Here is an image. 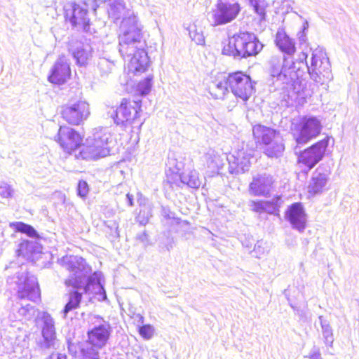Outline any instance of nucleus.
Returning a JSON list of instances; mask_svg holds the SVG:
<instances>
[{
	"mask_svg": "<svg viewBox=\"0 0 359 359\" xmlns=\"http://www.w3.org/2000/svg\"><path fill=\"white\" fill-rule=\"evenodd\" d=\"M121 33L118 36V51L126 61H128L130 71L140 74L149 66L147 53L144 49L142 39V25L135 15H129L122 20Z\"/></svg>",
	"mask_w": 359,
	"mask_h": 359,
	"instance_id": "obj_1",
	"label": "nucleus"
},
{
	"mask_svg": "<svg viewBox=\"0 0 359 359\" xmlns=\"http://www.w3.org/2000/svg\"><path fill=\"white\" fill-rule=\"evenodd\" d=\"M269 69L271 77L269 91L279 102L278 104L287 106L293 96V77L289 69L290 61L284 55H273L269 62Z\"/></svg>",
	"mask_w": 359,
	"mask_h": 359,
	"instance_id": "obj_2",
	"label": "nucleus"
},
{
	"mask_svg": "<svg viewBox=\"0 0 359 359\" xmlns=\"http://www.w3.org/2000/svg\"><path fill=\"white\" fill-rule=\"evenodd\" d=\"M60 263L71 273L69 278L65 280L67 286L82 290L84 293L90 292L91 287L95 285H97L100 290H103L97 272L92 276H88L90 269L81 257L65 256L61 259Z\"/></svg>",
	"mask_w": 359,
	"mask_h": 359,
	"instance_id": "obj_3",
	"label": "nucleus"
},
{
	"mask_svg": "<svg viewBox=\"0 0 359 359\" xmlns=\"http://www.w3.org/2000/svg\"><path fill=\"white\" fill-rule=\"evenodd\" d=\"M36 325L40 330V334L36 338V349L42 353L48 354L46 359H67L65 354L53 352L59 347L60 340L57 337L55 322L48 312L39 313L36 318Z\"/></svg>",
	"mask_w": 359,
	"mask_h": 359,
	"instance_id": "obj_4",
	"label": "nucleus"
},
{
	"mask_svg": "<svg viewBox=\"0 0 359 359\" xmlns=\"http://www.w3.org/2000/svg\"><path fill=\"white\" fill-rule=\"evenodd\" d=\"M263 48L257 36L248 31H241L229 38V43L224 46L222 53L236 60L256 56Z\"/></svg>",
	"mask_w": 359,
	"mask_h": 359,
	"instance_id": "obj_5",
	"label": "nucleus"
},
{
	"mask_svg": "<svg viewBox=\"0 0 359 359\" xmlns=\"http://www.w3.org/2000/svg\"><path fill=\"white\" fill-rule=\"evenodd\" d=\"M7 283L11 289L17 291L20 299H27L35 302L39 298L40 292L37 278L25 269L21 273L9 277Z\"/></svg>",
	"mask_w": 359,
	"mask_h": 359,
	"instance_id": "obj_6",
	"label": "nucleus"
},
{
	"mask_svg": "<svg viewBox=\"0 0 359 359\" xmlns=\"http://www.w3.org/2000/svg\"><path fill=\"white\" fill-rule=\"evenodd\" d=\"M140 108L141 100L123 98L119 107L113 109L111 116L117 125L140 128L143 124L140 119Z\"/></svg>",
	"mask_w": 359,
	"mask_h": 359,
	"instance_id": "obj_7",
	"label": "nucleus"
},
{
	"mask_svg": "<svg viewBox=\"0 0 359 359\" xmlns=\"http://www.w3.org/2000/svg\"><path fill=\"white\" fill-rule=\"evenodd\" d=\"M257 142L266 145L264 153L270 158H278L285 149L279 133L274 129L262 125H256L252 129Z\"/></svg>",
	"mask_w": 359,
	"mask_h": 359,
	"instance_id": "obj_8",
	"label": "nucleus"
},
{
	"mask_svg": "<svg viewBox=\"0 0 359 359\" xmlns=\"http://www.w3.org/2000/svg\"><path fill=\"white\" fill-rule=\"evenodd\" d=\"M109 136V134L102 130L95 132L82 146L79 151L81 158L85 160H97L107 156L110 152L108 146Z\"/></svg>",
	"mask_w": 359,
	"mask_h": 359,
	"instance_id": "obj_9",
	"label": "nucleus"
},
{
	"mask_svg": "<svg viewBox=\"0 0 359 359\" xmlns=\"http://www.w3.org/2000/svg\"><path fill=\"white\" fill-rule=\"evenodd\" d=\"M307 71L311 79L316 83L323 84L332 79L330 62L323 48H317L312 50Z\"/></svg>",
	"mask_w": 359,
	"mask_h": 359,
	"instance_id": "obj_10",
	"label": "nucleus"
},
{
	"mask_svg": "<svg viewBox=\"0 0 359 359\" xmlns=\"http://www.w3.org/2000/svg\"><path fill=\"white\" fill-rule=\"evenodd\" d=\"M321 130V122L318 118L304 116L300 118L298 123L294 124L293 135L297 145L305 144L316 137Z\"/></svg>",
	"mask_w": 359,
	"mask_h": 359,
	"instance_id": "obj_11",
	"label": "nucleus"
},
{
	"mask_svg": "<svg viewBox=\"0 0 359 359\" xmlns=\"http://www.w3.org/2000/svg\"><path fill=\"white\" fill-rule=\"evenodd\" d=\"M229 88L231 92L237 98L246 102L255 93V82L250 76L242 72H236L229 74Z\"/></svg>",
	"mask_w": 359,
	"mask_h": 359,
	"instance_id": "obj_12",
	"label": "nucleus"
},
{
	"mask_svg": "<svg viewBox=\"0 0 359 359\" xmlns=\"http://www.w3.org/2000/svg\"><path fill=\"white\" fill-rule=\"evenodd\" d=\"M241 11L240 4L219 0L212 10L210 22L212 26H219L231 22L236 18Z\"/></svg>",
	"mask_w": 359,
	"mask_h": 359,
	"instance_id": "obj_13",
	"label": "nucleus"
},
{
	"mask_svg": "<svg viewBox=\"0 0 359 359\" xmlns=\"http://www.w3.org/2000/svg\"><path fill=\"white\" fill-rule=\"evenodd\" d=\"M93 327L88 330V339L86 341L102 348L110 337L111 327L108 321L98 315L93 316Z\"/></svg>",
	"mask_w": 359,
	"mask_h": 359,
	"instance_id": "obj_14",
	"label": "nucleus"
},
{
	"mask_svg": "<svg viewBox=\"0 0 359 359\" xmlns=\"http://www.w3.org/2000/svg\"><path fill=\"white\" fill-rule=\"evenodd\" d=\"M61 114L68 123L79 126L89 116V104L83 100L69 102L62 107Z\"/></svg>",
	"mask_w": 359,
	"mask_h": 359,
	"instance_id": "obj_15",
	"label": "nucleus"
},
{
	"mask_svg": "<svg viewBox=\"0 0 359 359\" xmlns=\"http://www.w3.org/2000/svg\"><path fill=\"white\" fill-rule=\"evenodd\" d=\"M327 146V139H323L316 142L300 152L298 156V161L306 165L309 170H311L322 160Z\"/></svg>",
	"mask_w": 359,
	"mask_h": 359,
	"instance_id": "obj_16",
	"label": "nucleus"
},
{
	"mask_svg": "<svg viewBox=\"0 0 359 359\" xmlns=\"http://www.w3.org/2000/svg\"><path fill=\"white\" fill-rule=\"evenodd\" d=\"M65 18L73 27L80 26L84 29L89 25L86 5L82 6L75 2H68L64 6Z\"/></svg>",
	"mask_w": 359,
	"mask_h": 359,
	"instance_id": "obj_17",
	"label": "nucleus"
},
{
	"mask_svg": "<svg viewBox=\"0 0 359 359\" xmlns=\"http://www.w3.org/2000/svg\"><path fill=\"white\" fill-rule=\"evenodd\" d=\"M55 140L65 151L72 154L81 147L82 137L74 129L67 126H60Z\"/></svg>",
	"mask_w": 359,
	"mask_h": 359,
	"instance_id": "obj_18",
	"label": "nucleus"
},
{
	"mask_svg": "<svg viewBox=\"0 0 359 359\" xmlns=\"http://www.w3.org/2000/svg\"><path fill=\"white\" fill-rule=\"evenodd\" d=\"M308 54L303 51L299 54L298 58L296 61H290L289 69L292 73L293 77V93L299 95L301 91L303 90V86L300 77L302 76L304 69H307V66H309L307 62Z\"/></svg>",
	"mask_w": 359,
	"mask_h": 359,
	"instance_id": "obj_19",
	"label": "nucleus"
},
{
	"mask_svg": "<svg viewBox=\"0 0 359 359\" xmlns=\"http://www.w3.org/2000/svg\"><path fill=\"white\" fill-rule=\"evenodd\" d=\"M252 157V151L248 152L242 148L235 152L229 158V172L238 175L248 171L250 167V158Z\"/></svg>",
	"mask_w": 359,
	"mask_h": 359,
	"instance_id": "obj_20",
	"label": "nucleus"
},
{
	"mask_svg": "<svg viewBox=\"0 0 359 359\" xmlns=\"http://www.w3.org/2000/svg\"><path fill=\"white\" fill-rule=\"evenodd\" d=\"M273 183L272 176L266 174L258 175L253 177L249 185V193L255 196H267Z\"/></svg>",
	"mask_w": 359,
	"mask_h": 359,
	"instance_id": "obj_21",
	"label": "nucleus"
},
{
	"mask_svg": "<svg viewBox=\"0 0 359 359\" xmlns=\"http://www.w3.org/2000/svg\"><path fill=\"white\" fill-rule=\"evenodd\" d=\"M285 217L293 229L299 232L304 231L306 228V215L300 203L292 204L285 212Z\"/></svg>",
	"mask_w": 359,
	"mask_h": 359,
	"instance_id": "obj_22",
	"label": "nucleus"
},
{
	"mask_svg": "<svg viewBox=\"0 0 359 359\" xmlns=\"http://www.w3.org/2000/svg\"><path fill=\"white\" fill-rule=\"evenodd\" d=\"M71 75V69L69 63L65 57H60L52 68L48 80L56 84H63Z\"/></svg>",
	"mask_w": 359,
	"mask_h": 359,
	"instance_id": "obj_23",
	"label": "nucleus"
},
{
	"mask_svg": "<svg viewBox=\"0 0 359 359\" xmlns=\"http://www.w3.org/2000/svg\"><path fill=\"white\" fill-rule=\"evenodd\" d=\"M98 2H108L107 12L109 16L114 20L128 18L129 15H134L133 11L127 10L123 0H98Z\"/></svg>",
	"mask_w": 359,
	"mask_h": 359,
	"instance_id": "obj_24",
	"label": "nucleus"
},
{
	"mask_svg": "<svg viewBox=\"0 0 359 359\" xmlns=\"http://www.w3.org/2000/svg\"><path fill=\"white\" fill-rule=\"evenodd\" d=\"M229 74H219L210 86V93L216 99H224L229 93Z\"/></svg>",
	"mask_w": 359,
	"mask_h": 359,
	"instance_id": "obj_25",
	"label": "nucleus"
},
{
	"mask_svg": "<svg viewBox=\"0 0 359 359\" xmlns=\"http://www.w3.org/2000/svg\"><path fill=\"white\" fill-rule=\"evenodd\" d=\"M328 176L329 175L327 172H321L320 169L318 168L313 173L308 186L309 193L316 195L323 192L327 184Z\"/></svg>",
	"mask_w": 359,
	"mask_h": 359,
	"instance_id": "obj_26",
	"label": "nucleus"
},
{
	"mask_svg": "<svg viewBox=\"0 0 359 359\" xmlns=\"http://www.w3.org/2000/svg\"><path fill=\"white\" fill-rule=\"evenodd\" d=\"M275 43L281 52L292 55L296 51L295 42L283 29H278L275 39Z\"/></svg>",
	"mask_w": 359,
	"mask_h": 359,
	"instance_id": "obj_27",
	"label": "nucleus"
},
{
	"mask_svg": "<svg viewBox=\"0 0 359 359\" xmlns=\"http://www.w3.org/2000/svg\"><path fill=\"white\" fill-rule=\"evenodd\" d=\"M42 245L36 241H22L18 245L17 253L18 256H22L27 259L32 255L41 253Z\"/></svg>",
	"mask_w": 359,
	"mask_h": 359,
	"instance_id": "obj_28",
	"label": "nucleus"
},
{
	"mask_svg": "<svg viewBox=\"0 0 359 359\" xmlns=\"http://www.w3.org/2000/svg\"><path fill=\"white\" fill-rule=\"evenodd\" d=\"M78 358L79 359H100V351L102 349L86 341L79 344Z\"/></svg>",
	"mask_w": 359,
	"mask_h": 359,
	"instance_id": "obj_29",
	"label": "nucleus"
},
{
	"mask_svg": "<svg viewBox=\"0 0 359 359\" xmlns=\"http://www.w3.org/2000/svg\"><path fill=\"white\" fill-rule=\"evenodd\" d=\"M72 55L76 64L79 66H84L88 63L90 57V51L88 47H84L83 45H79L72 50Z\"/></svg>",
	"mask_w": 359,
	"mask_h": 359,
	"instance_id": "obj_30",
	"label": "nucleus"
},
{
	"mask_svg": "<svg viewBox=\"0 0 359 359\" xmlns=\"http://www.w3.org/2000/svg\"><path fill=\"white\" fill-rule=\"evenodd\" d=\"M82 298V293L79 292L78 290H74L69 293V298L68 302L65 306L63 309L64 316L65 317L67 313L77 309L81 303Z\"/></svg>",
	"mask_w": 359,
	"mask_h": 359,
	"instance_id": "obj_31",
	"label": "nucleus"
},
{
	"mask_svg": "<svg viewBox=\"0 0 359 359\" xmlns=\"http://www.w3.org/2000/svg\"><path fill=\"white\" fill-rule=\"evenodd\" d=\"M181 182L193 189H198L201 182L198 177V173L196 170H191L188 173H183L180 176Z\"/></svg>",
	"mask_w": 359,
	"mask_h": 359,
	"instance_id": "obj_32",
	"label": "nucleus"
},
{
	"mask_svg": "<svg viewBox=\"0 0 359 359\" xmlns=\"http://www.w3.org/2000/svg\"><path fill=\"white\" fill-rule=\"evenodd\" d=\"M249 4L253 8L255 13L259 16L261 22L264 21L266 17V8L268 3L266 0H248Z\"/></svg>",
	"mask_w": 359,
	"mask_h": 359,
	"instance_id": "obj_33",
	"label": "nucleus"
},
{
	"mask_svg": "<svg viewBox=\"0 0 359 359\" xmlns=\"http://www.w3.org/2000/svg\"><path fill=\"white\" fill-rule=\"evenodd\" d=\"M11 226H13L16 231L25 233L30 238H39L38 232L29 224L22 222H17L11 224Z\"/></svg>",
	"mask_w": 359,
	"mask_h": 359,
	"instance_id": "obj_34",
	"label": "nucleus"
},
{
	"mask_svg": "<svg viewBox=\"0 0 359 359\" xmlns=\"http://www.w3.org/2000/svg\"><path fill=\"white\" fill-rule=\"evenodd\" d=\"M318 319L321 325L322 334L325 339V344L326 345L331 346L334 341L332 329L328 321L324 319L322 316H320Z\"/></svg>",
	"mask_w": 359,
	"mask_h": 359,
	"instance_id": "obj_35",
	"label": "nucleus"
},
{
	"mask_svg": "<svg viewBox=\"0 0 359 359\" xmlns=\"http://www.w3.org/2000/svg\"><path fill=\"white\" fill-rule=\"evenodd\" d=\"M264 212L270 215H277L282 204L281 197L277 196L271 201H264Z\"/></svg>",
	"mask_w": 359,
	"mask_h": 359,
	"instance_id": "obj_36",
	"label": "nucleus"
},
{
	"mask_svg": "<svg viewBox=\"0 0 359 359\" xmlns=\"http://www.w3.org/2000/svg\"><path fill=\"white\" fill-rule=\"evenodd\" d=\"M97 69L101 76H108L112 71L114 64L109 58L100 57L97 62Z\"/></svg>",
	"mask_w": 359,
	"mask_h": 359,
	"instance_id": "obj_37",
	"label": "nucleus"
},
{
	"mask_svg": "<svg viewBox=\"0 0 359 359\" xmlns=\"http://www.w3.org/2000/svg\"><path fill=\"white\" fill-rule=\"evenodd\" d=\"M140 209L137 217V221L142 225L148 223L150 217L152 216L151 208L150 205H140Z\"/></svg>",
	"mask_w": 359,
	"mask_h": 359,
	"instance_id": "obj_38",
	"label": "nucleus"
},
{
	"mask_svg": "<svg viewBox=\"0 0 359 359\" xmlns=\"http://www.w3.org/2000/svg\"><path fill=\"white\" fill-rule=\"evenodd\" d=\"M207 166L212 170V172L218 171L222 165L219 156L212 153H208L205 155Z\"/></svg>",
	"mask_w": 359,
	"mask_h": 359,
	"instance_id": "obj_39",
	"label": "nucleus"
},
{
	"mask_svg": "<svg viewBox=\"0 0 359 359\" xmlns=\"http://www.w3.org/2000/svg\"><path fill=\"white\" fill-rule=\"evenodd\" d=\"M153 76L149 75L144 80L140 81L137 86V91L140 95H147L152 86Z\"/></svg>",
	"mask_w": 359,
	"mask_h": 359,
	"instance_id": "obj_40",
	"label": "nucleus"
},
{
	"mask_svg": "<svg viewBox=\"0 0 359 359\" xmlns=\"http://www.w3.org/2000/svg\"><path fill=\"white\" fill-rule=\"evenodd\" d=\"M189 34L190 38L197 44H203L205 42V39L203 34L200 32H197V30L195 29V26L189 27Z\"/></svg>",
	"mask_w": 359,
	"mask_h": 359,
	"instance_id": "obj_41",
	"label": "nucleus"
},
{
	"mask_svg": "<svg viewBox=\"0 0 359 359\" xmlns=\"http://www.w3.org/2000/svg\"><path fill=\"white\" fill-rule=\"evenodd\" d=\"M13 190L12 187L4 181H0V197L2 198H10L13 196Z\"/></svg>",
	"mask_w": 359,
	"mask_h": 359,
	"instance_id": "obj_42",
	"label": "nucleus"
},
{
	"mask_svg": "<svg viewBox=\"0 0 359 359\" xmlns=\"http://www.w3.org/2000/svg\"><path fill=\"white\" fill-rule=\"evenodd\" d=\"M154 329L149 324L139 327V333L144 339H150L154 334Z\"/></svg>",
	"mask_w": 359,
	"mask_h": 359,
	"instance_id": "obj_43",
	"label": "nucleus"
},
{
	"mask_svg": "<svg viewBox=\"0 0 359 359\" xmlns=\"http://www.w3.org/2000/svg\"><path fill=\"white\" fill-rule=\"evenodd\" d=\"M264 245L265 243H264L262 241H257V243L255 245L253 251L257 257L260 258L268 252L267 249L264 246Z\"/></svg>",
	"mask_w": 359,
	"mask_h": 359,
	"instance_id": "obj_44",
	"label": "nucleus"
},
{
	"mask_svg": "<svg viewBox=\"0 0 359 359\" xmlns=\"http://www.w3.org/2000/svg\"><path fill=\"white\" fill-rule=\"evenodd\" d=\"M264 201H250L249 205L252 211L261 214L264 212Z\"/></svg>",
	"mask_w": 359,
	"mask_h": 359,
	"instance_id": "obj_45",
	"label": "nucleus"
},
{
	"mask_svg": "<svg viewBox=\"0 0 359 359\" xmlns=\"http://www.w3.org/2000/svg\"><path fill=\"white\" fill-rule=\"evenodd\" d=\"M78 195L81 198H85L88 193V185L86 182L81 180L78 183Z\"/></svg>",
	"mask_w": 359,
	"mask_h": 359,
	"instance_id": "obj_46",
	"label": "nucleus"
},
{
	"mask_svg": "<svg viewBox=\"0 0 359 359\" xmlns=\"http://www.w3.org/2000/svg\"><path fill=\"white\" fill-rule=\"evenodd\" d=\"M161 215L166 219L179 220L178 218L175 217V213L168 207H162Z\"/></svg>",
	"mask_w": 359,
	"mask_h": 359,
	"instance_id": "obj_47",
	"label": "nucleus"
},
{
	"mask_svg": "<svg viewBox=\"0 0 359 359\" xmlns=\"http://www.w3.org/2000/svg\"><path fill=\"white\" fill-rule=\"evenodd\" d=\"M136 238L144 245H147L149 243V236L145 231L138 233L136 236Z\"/></svg>",
	"mask_w": 359,
	"mask_h": 359,
	"instance_id": "obj_48",
	"label": "nucleus"
},
{
	"mask_svg": "<svg viewBox=\"0 0 359 359\" xmlns=\"http://www.w3.org/2000/svg\"><path fill=\"white\" fill-rule=\"evenodd\" d=\"M309 28V23L307 21H305L303 26H302V31L299 33V40L300 41H304L306 35L304 34L305 30H306Z\"/></svg>",
	"mask_w": 359,
	"mask_h": 359,
	"instance_id": "obj_49",
	"label": "nucleus"
},
{
	"mask_svg": "<svg viewBox=\"0 0 359 359\" xmlns=\"http://www.w3.org/2000/svg\"><path fill=\"white\" fill-rule=\"evenodd\" d=\"M34 307L29 304H27L25 306H22L19 309V313L20 315L26 316L27 312H29L31 310H33Z\"/></svg>",
	"mask_w": 359,
	"mask_h": 359,
	"instance_id": "obj_50",
	"label": "nucleus"
},
{
	"mask_svg": "<svg viewBox=\"0 0 359 359\" xmlns=\"http://www.w3.org/2000/svg\"><path fill=\"white\" fill-rule=\"evenodd\" d=\"M67 348L69 353L72 355H76L77 353V346L74 344L68 341Z\"/></svg>",
	"mask_w": 359,
	"mask_h": 359,
	"instance_id": "obj_51",
	"label": "nucleus"
},
{
	"mask_svg": "<svg viewBox=\"0 0 359 359\" xmlns=\"http://www.w3.org/2000/svg\"><path fill=\"white\" fill-rule=\"evenodd\" d=\"M310 359H322L320 353L318 351H314L312 353L309 355Z\"/></svg>",
	"mask_w": 359,
	"mask_h": 359,
	"instance_id": "obj_52",
	"label": "nucleus"
},
{
	"mask_svg": "<svg viewBox=\"0 0 359 359\" xmlns=\"http://www.w3.org/2000/svg\"><path fill=\"white\" fill-rule=\"evenodd\" d=\"M126 201H127V203L128 204L129 206H133V195H131L130 194H127Z\"/></svg>",
	"mask_w": 359,
	"mask_h": 359,
	"instance_id": "obj_53",
	"label": "nucleus"
},
{
	"mask_svg": "<svg viewBox=\"0 0 359 359\" xmlns=\"http://www.w3.org/2000/svg\"><path fill=\"white\" fill-rule=\"evenodd\" d=\"M98 0H94V4H95V6H93V10L95 11L97 8L99 6L98 4Z\"/></svg>",
	"mask_w": 359,
	"mask_h": 359,
	"instance_id": "obj_54",
	"label": "nucleus"
},
{
	"mask_svg": "<svg viewBox=\"0 0 359 359\" xmlns=\"http://www.w3.org/2000/svg\"><path fill=\"white\" fill-rule=\"evenodd\" d=\"M113 226L115 228V229L117 231L118 230V225L116 222H114L113 223Z\"/></svg>",
	"mask_w": 359,
	"mask_h": 359,
	"instance_id": "obj_55",
	"label": "nucleus"
},
{
	"mask_svg": "<svg viewBox=\"0 0 359 359\" xmlns=\"http://www.w3.org/2000/svg\"><path fill=\"white\" fill-rule=\"evenodd\" d=\"M181 168H181L180 166H179V165H176V169H177L178 171H179V170H181Z\"/></svg>",
	"mask_w": 359,
	"mask_h": 359,
	"instance_id": "obj_56",
	"label": "nucleus"
}]
</instances>
